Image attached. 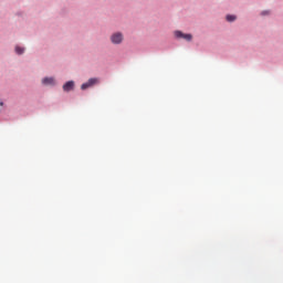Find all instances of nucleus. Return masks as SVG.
Here are the masks:
<instances>
[{"label": "nucleus", "mask_w": 283, "mask_h": 283, "mask_svg": "<svg viewBox=\"0 0 283 283\" xmlns=\"http://www.w3.org/2000/svg\"><path fill=\"white\" fill-rule=\"evenodd\" d=\"M123 39L124 36L120 32H116L111 35V41L114 43V45H120V43H123Z\"/></svg>", "instance_id": "obj_1"}, {"label": "nucleus", "mask_w": 283, "mask_h": 283, "mask_svg": "<svg viewBox=\"0 0 283 283\" xmlns=\"http://www.w3.org/2000/svg\"><path fill=\"white\" fill-rule=\"evenodd\" d=\"M176 39H185V41H191L193 39V35L189 33H182V31H175Z\"/></svg>", "instance_id": "obj_2"}, {"label": "nucleus", "mask_w": 283, "mask_h": 283, "mask_svg": "<svg viewBox=\"0 0 283 283\" xmlns=\"http://www.w3.org/2000/svg\"><path fill=\"white\" fill-rule=\"evenodd\" d=\"M98 83V78L92 77L86 83L82 84L81 90H87L90 87H94Z\"/></svg>", "instance_id": "obj_3"}, {"label": "nucleus", "mask_w": 283, "mask_h": 283, "mask_svg": "<svg viewBox=\"0 0 283 283\" xmlns=\"http://www.w3.org/2000/svg\"><path fill=\"white\" fill-rule=\"evenodd\" d=\"M74 90V81H69L63 85L64 92H72Z\"/></svg>", "instance_id": "obj_4"}, {"label": "nucleus", "mask_w": 283, "mask_h": 283, "mask_svg": "<svg viewBox=\"0 0 283 283\" xmlns=\"http://www.w3.org/2000/svg\"><path fill=\"white\" fill-rule=\"evenodd\" d=\"M42 83L43 85H54V77H44Z\"/></svg>", "instance_id": "obj_5"}, {"label": "nucleus", "mask_w": 283, "mask_h": 283, "mask_svg": "<svg viewBox=\"0 0 283 283\" xmlns=\"http://www.w3.org/2000/svg\"><path fill=\"white\" fill-rule=\"evenodd\" d=\"M15 52H17V54H23V52H25V49H23L21 46H15Z\"/></svg>", "instance_id": "obj_6"}, {"label": "nucleus", "mask_w": 283, "mask_h": 283, "mask_svg": "<svg viewBox=\"0 0 283 283\" xmlns=\"http://www.w3.org/2000/svg\"><path fill=\"white\" fill-rule=\"evenodd\" d=\"M227 21L229 22L235 21V15H227Z\"/></svg>", "instance_id": "obj_7"}, {"label": "nucleus", "mask_w": 283, "mask_h": 283, "mask_svg": "<svg viewBox=\"0 0 283 283\" xmlns=\"http://www.w3.org/2000/svg\"><path fill=\"white\" fill-rule=\"evenodd\" d=\"M265 14H269V11H263L262 15L264 17Z\"/></svg>", "instance_id": "obj_8"}, {"label": "nucleus", "mask_w": 283, "mask_h": 283, "mask_svg": "<svg viewBox=\"0 0 283 283\" xmlns=\"http://www.w3.org/2000/svg\"><path fill=\"white\" fill-rule=\"evenodd\" d=\"M0 106L3 107V102H0Z\"/></svg>", "instance_id": "obj_9"}]
</instances>
